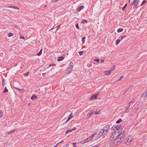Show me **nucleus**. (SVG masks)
I'll return each mask as SVG.
<instances>
[{"instance_id": "f257e3e1", "label": "nucleus", "mask_w": 147, "mask_h": 147, "mask_svg": "<svg viewBox=\"0 0 147 147\" xmlns=\"http://www.w3.org/2000/svg\"><path fill=\"white\" fill-rule=\"evenodd\" d=\"M118 134V133H117L115 131L113 132L110 135V140L112 141H113V140H115L117 138L119 137Z\"/></svg>"}, {"instance_id": "f03ea898", "label": "nucleus", "mask_w": 147, "mask_h": 147, "mask_svg": "<svg viewBox=\"0 0 147 147\" xmlns=\"http://www.w3.org/2000/svg\"><path fill=\"white\" fill-rule=\"evenodd\" d=\"M122 141V140H121L119 137H118L115 140H113V141H112V143H114L115 145H118L121 143Z\"/></svg>"}, {"instance_id": "7ed1b4c3", "label": "nucleus", "mask_w": 147, "mask_h": 147, "mask_svg": "<svg viewBox=\"0 0 147 147\" xmlns=\"http://www.w3.org/2000/svg\"><path fill=\"white\" fill-rule=\"evenodd\" d=\"M73 62H71L70 63V65L69 67H68L67 69V74H69L71 72L72 70L73 67Z\"/></svg>"}, {"instance_id": "20e7f679", "label": "nucleus", "mask_w": 147, "mask_h": 147, "mask_svg": "<svg viewBox=\"0 0 147 147\" xmlns=\"http://www.w3.org/2000/svg\"><path fill=\"white\" fill-rule=\"evenodd\" d=\"M132 140L131 137L129 136L128 138H126L124 140V142L126 145L130 144Z\"/></svg>"}, {"instance_id": "39448f33", "label": "nucleus", "mask_w": 147, "mask_h": 147, "mask_svg": "<svg viewBox=\"0 0 147 147\" xmlns=\"http://www.w3.org/2000/svg\"><path fill=\"white\" fill-rule=\"evenodd\" d=\"M103 131L102 130H100L99 133H95L96 134H95V139H97L98 138H100L101 136L102 135H104L103 133Z\"/></svg>"}, {"instance_id": "423d86ee", "label": "nucleus", "mask_w": 147, "mask_h": 147, "mask_svg": "<svg viewBox=\"0 0 147 147\" xmlns=\"http://www.w3.org/2000/svg\"><path fill=\"white\" fill-rule=\"evenodd\" d=\"M109 128L110 125H106L105 127H104L103 128V129H101V130H102L103 131V133L104 134V135H105L108 132V130Z\"/></svg>"}, {"instance_id": "0eeeda50", "label": "nucleus", "mask_w": 147, "mask_h": 147, "mask_svg": "<svg viewBox=\"0 0 147 147\" xmlns=\"http://www.w3.org/2000/svg\"><path fill=\"white\" fill-rule=\"evenodd\" d=\"M119 137L123 141V139L125 137V135L124 132H121L120 134L118 133Z\"/></svg>"}, {"instance_id": "6e6552de", "label": "nucleus", "mask_w": 147, "mask_h": 147, "mask_svg": "<svg viewBox=\"0 0 147 147\" xmlns=\"http://www.w3.org/2000/svg\"><path fill=\"white\" fill-rule=\"evenodd\" d=\"M121 127L120 126L115 125L112 127L111 129L114 130H119L120 129Z\"/></svg>"}, {"instance_id": "1a4fd4ad", "label": "nucleus", "mask_w": 147, "mask_h": 147, "mask_svg": "<svg viewBox=\"0 0 147 147\" xmlns=\"http://www.w3.org/2000/svg\"><path fill=\"white\" fill-rule=\"evenodd\" d=\"M72 114H73L72 113H71L69 115L68 117V119H67V121L66 122V123H67L68 122V121H69V120H70L71 118H72L73 117Z\"/></svg>"}, {"instance_id": "9d476101", "label": "nucleus", "mask_w": 147, "mask_h": 147, "mask_svg": "<svg viewBox=\"0 0 147 147\" xmlns=\"http://www.w3.org/2000/svg\"><path fill=\"white\" fill-rule=\"evenodd\" d=\"M15 130H11L10 131H7L6 132V133L7 135H9L10 134H12L15 131Z\"/></svg>"}, {"instance_id": "9b49d317", "label": "nucleus", "mask_w": 147, "mask_h": 147, "mask_svg": "<svg viewBox=\"0 0 147 147\" xmlns=\"http://www.w3.org/2000/svg\"><path fill=\"white\" fill-rule=\"evenodd\" d=\"M97 98V96L95 94H94L92 95L90 97V100H92L93 99H96Z\"/></svg>"}, {"instance_id": "f8f14e48", "label": "nucleus", "mask_w": 147, "mask_h": 147, "mask_svg": "<svg viewBox=\"0 0 147 147\" xmlns=\"http://www.w3.org/2000/svg\"><path fill=\"white\" fill-rule=\"evenodd\" d=\"M104 73L106 75H108L111 74V71L110 70L108 71H104Z\"/></svg>"}, {"instance_id": "ddd939ff", "label": "nucleus", "mask_w": 147, "mask_h": 147, "mask_svg": "<svg viewBox=\"0 0 147 147\" xmlns=\"http://www.w3.org/2000/svg\"><path fill=\"white\" fill-rule=\"evenodd\" d=\"M31 98L32 100H35L37 98V97L35 95H32L31 97Z\"/></svg>"}, {"instance_id": "4468645a", "label": "nucleus", "mask_w": 147, "mask_h": 147, "mask_svg": "<svg viewBox=\"0 0 147 147\" xmlns=\"http://www.w3.org/2000/svg\"><path fill=\"white\" fill-rule=\"evenodd\" d=\"M90 141V138H86L84 140H83L82 142V143H86L88 142L89 141Z\"/></svg>"}, {"instance_id": "2eb2a0df", "label": "nucleus", "mask_w": 147, "mask_h": 147, "mask_svg": "<svg viewBox=\"0 0 147 147\" xmlns=\"http://www.w3.org/2000/svg\"><path fill=\"white\" fill-rule=\"evenodd\" d=\"M8 7H9V8H13V9H19V7L17 6H9Z\"/></svg>"}, {"instance_id": "dca6fc26", "label": "nucleus", "mask_w": 147, "mask_h": 147, "mask_svg": "<svg viewBox=\"0 0 147 147\" xmlns=\"http://www.w3.org/2000/svg\"><path fill=\"white\" fill-rule=\"evenodd\" d=\"M64 59V57H58L57 61H62Z\"/></svg>"}, {"instance_id": "f3484780", "label": "nucleus", "mask_w": 147, "mask_h": 147, "mask_svg": "<svg viewBox=\"0 0 147 147\" xmlns=\"http://www.w3.org/2000/svg\"><path fill=\"white\" fill-rule=\"evenodd\" d=\"M96 134V133L93 134L90 137H89L88 138L90 139V140H91V139L93 137H95V135Z\"/></svg>"}, {"instance_id": "a211bd4d", "label": "nucleus", "mask_w": 147, "mask_h": 147, "mask_svg": "<svg viewBox=\"0 0 147 147\" xmlns=\"http://www.w3.org/2000/svg\"><path fill=\"white\" fill-rule=\"evenodd\" d=\"M146 91H145L142 94V96L143 98L145 97L147 95V93L146 92Z\"/></svg>"}, {"instance_id": "6ab92c4d", "label": "nucleus", "mask_w": 147, "mask_h": 147, "mask_svg": "<svg viewBox=\"0 0 147 147\" xmlns=\"http://www.w3.org/2000/svg\"><path fill=\"white\" fill-rule=\"evenodd\" d=\"M93 113L94 112L91 111L90 113H88L87 115L89 116V117H91L92 116Z\"/></svg>"}, {"instance_id": "aec40b11", "label": "nucleus", "mask_w": 147, "mask_h": 147, "mask_svg": "<svg viewBox=\"0 0 147 147\" xmlns=\"http://www.w3.org/2000/svg\"><path fill=\"white\" fill-rule=\"evenodd\" d=\"M84 7V6L83 5H81L78 7V8L77 10L78 11H80L81 9H82V8Z\"/></svg>"}, {"instance_id": "412c9836", "label": "nucleus", "mask_w": 147, "mask_h": 147, "mask_svg": "<svg viewBox=\"0 0 147 147\" xmlns=\"http://www.w3.org/2000/svg\"><path fill=\"white\" fill-rule=\"evenodd\" d=\"M42 49H41L40 51L37 53V55L38 56L40 55L42 53Z\"/></svg>"}, {"instance_id": "4be33fe9", "label": "nucleus", "mask_w": 147, "mask_h": 147, "mask_svg": "<svg viewBox=\"0 0 147 147\" xmlns=\"http://www.w3.org/2000/svg\"><path fill=\"white\" fill-rule=\"evenodd\" d=\"M123 29L122 28H119L117 30V32H120L122 31H123Z\"/></svg>"}, {"instance_id": "5701e85b", "label": "nucleus", "mask_w": 147, "mask_h": 147, "mask_svg": "<svg viewBox=\"0 0 147 147\" xmlns=\"http://www.w3.org/2000/svg\"><path fill=\"white\" fill-rule=\"evenodd\" d=\"M115 68V66H113L110 69V70L111 72V71L114 70Z\"/></svg>"}, {"instance_id": "b1692460", "label": "nucleus", "mask_w": 147, "mask_h": 147, "mask_svg": "<svg viewBox=\"0 0 147 147\" xmlns=\"http://www.w3.org/2000/svg\"><path fill=\"white\" fill-rule=\"evenodd\" d=\"M122 121V120L121 119H119L116 122L117 123H120V122Z\"/></svg>"}, {"instance_id": "393cba45", "label": "nucleus", "mask_w": 147, "mask_h": 147, "mask_svg": "<svg viewBox=\"0 0 147 147\" xmlns=\"http://www.w3.org/2000/svg\"><path fill=\"white\" fill-rule=\"evenodd\" d=\"M137 0H134V2H131L130 3V5L131 6H132L133 4L135 3V2H136V1Z\"/></svg>"}, {"instance_id": "a878e982", "label": "nucleus", "mask_w": 147, "mask_h": 147, "mask_svg": "<svg viewBox=\"0 0 147 147\" xmlns=\"http://www.w3.org/2000/svg\"><path fill=\"white\" fill-rule=\"evenodd\" d=\"M120 41V39H117L116 42V45H117L119 43V42Z\"/></svg>"}, {"instance_id": "bb28decb", "label": "nucleus", "mask_w": 147, "mask_h": 147, "mask_svg": "<svg viewBox=\"0 0 147 147\" xmlns=\"http://www.w3.org/2000/svg\"><path fill=\"white\" fill-rule=\"evenodd\" d=\"M72 131L71 129L69 130H67L65 132V134H67L68 133Z\"/></svg>"}, {"instance_id": "cd10ccee", "label": "nucleus", "mask_w": 147, "mask_h": 147, "mask_svg": "<svg viewBox=\"0 0 147 147\" xmlns=\"http://www.w3.org/2000/svg\"><path fill=\"white\" fill-rule=\"evenodd\" d=\"M8 92V90L6 88V87H5L4 89V90L3 91V93H5Z\"/></svg>"}, {"instance_id": "c85d7f7f", "label": "nucleus", "mask_w": 147, "mask_h": 147, "mask_svg": "<svg viewBox=\"0 0 147 147\" xmlns=\"http://www.w3.org/2000/svg\"><path fill=\"white\" fill-rule=\"evenodd\" d=\"M13 34L12 33L9 32V33L8 34V36L9 37H11V36L13 35Z\"/></svg>"}, {"instance_id": "c756f323", "label": "nucleus", "mask_w": 147, "mask_h": 147, "mask_svg": "<svg viewBox=\"0 0 147 147\" xmlns=\"http://www.w3.org/2000/svg\"><path fill=\"white\" fill-rule=\"evenodd\" d=\"M3 115V113L2 111L0 110V118H1L2 117Z\"/></svg>"}, {"instance_id": "7c9ffc66", "label": "nucleus", "mask_w": 147, "mask_h": 147, "mask_svg": "<svg viewBox=\"0 0 147 147\" xmlns=\"http://www.w3.org/2000/svg\"><path fill=\"white\" fill-rule=\"evenodd\" d=\"M86 39L85 37H84L82 39V42L83 43H84L85 42V40Z\"/></svg>"}, {"instance_id": "2f4dec72", "label": "nucleus", "mask_w": 147, "mask_h": 147, "mask_svg": "<svg viewBox=\"0 0 147 147\" xmlns=\"http://www.w3.org/2000/svg\"><path fill=\"white\" fill-rule=\"evenodd\" d=\"M126 37V35H122L121 36V39H122L124 38H125Z\"/></svg>"}, {"instance_id": "473e14b6", "label": "nucleus", "mask_w": 147, "mask_h": 147, "mask_svg": "<svg viewBox=\"0 0 147 147\" xmlns=\"http://www.w3.org/2000/svg\"><path fill=\"white\" fill-rule=\"evenodd\" d=\"M146 1L145 0H144L143 1H142V2L141 4V5L142 6V5H143V4L146 3Z\"/></svg>"}, {"instance_id": "72a5a7b5", "label": "nucleus", "mask_w": 147, "mask_h": 147, "mask_svg": "<svg viewBox=\"0 0 147 147\" xmlns=\"http://www.w3.org/2000/svg\"><path fill=\"white\" fill-rule=\"evenodd\" d=\"M87 22V21L86 20H82V23H86Z\"/></svg>"}, {"instance_id": "f704fd0d", "label": "nucleus", "mask_w": 147, "mask_h": 147, "mask_svg": "<svg viewBox=\"0 0 147 147\" xmlns=\"http://www.w3.org/2000/svg\"><path fill=\"white\" fill-rule=\"evenodd\" d=\"M127 4L126 3L125 5H124V7H123L122 8V10H124V9H125V8H126V7L127 6Z\"/></svg>"}, {"instance_id": "c9c22d12", "label": "nucleus", "mask_w": 147, "mask_h": 147, "mask_svg": "<svg viewBox=\"0 0 147 147\" xmlns=\"http://www.w3.org/2000/svg\"><path fill=\"white\" fill-rule=\"evenodd\" d=\"M29 74V72H28L27 73L24 74V76L26 75V76H28Z\"/></svg>"}, {"instance_id": "e433bc0d", "label": "nucleus", "mask_w": 147, "mask_h": 147, "mask_svg": "<svg viewBox=\"0 0 147 147\" xmlns=\"http://www.w3.org/2000/svg\"><path fill=\"white\" fill-rule=\"evenodd\" d=\"M94 61H96L97 63H99L100 61L98 59H95L94 60Z\"/></svg>"}, {"instance_id": "4c0bfd02", "label": "nucleus", "mask_w": 147, "mask_h": 147, "mask_svg": "<svg viewBox=\"0 0 147 147\" xmlns=\"http://www.w3.org/2000/svg\"><path fill=\"white\" fill-rule=\"evenodd\" d=\"M79 55H83V51H80V52H79Z\"/></svg>"}, {"instance_id": "58836bf2", "label": "nucleus", "mask_w": 147, "mask_h": 147, "mask_svg": "<svg viewBox=\"0 0 147 147\" xmlns=\"http://www.w3.org/2000/svg\"><path fill=\"white\" fill-rule=\"evenodd\" d=\"M138 1H137V2H136H136H135V7L136 6L138 5Z\"/></svg>"}, {"instance_id": "ea45409f", "label": "nucleus", "mask_w": 147, "mask_h": 147, "mask_svg": "<svg viewBox=\"0 0 147 147\" xmlns=\"http://www.w3.org/2000/svg\"><path fill=\"white\" fill-rule=\"evenodd\" d=\"M100 112V111H96L94 113V114H95L96 115H97V114H98Z\"/></svg>"}, {"instance_id": "a19ab883", "label": "nucleus", "mask_w": 147, "mask_h": 147, "mask_svg": "<svg viewBox=\"0 0 147 147\" xmlns=\"http://www.w3.org/2000/svg\"><path fill=\"white\" fill-rule=\"evenodd\" d=\"M15 88L19 90L20 91H23L24 90V89H20L17 88Z\"/></svg>"}, {"instance_id": "79ce46f5", "label": "nucleus", "mask_w": 147, "mask_h": 147, "mask_svg": "<svg viewBox=\"0 0 147 147\" xmlns=\"http://www.w3.org/2000/svg\"><path fill=\"white\" fill-rule=\"evenodd\" d=\"M76 27L77 29H78L79 28V27L78 26V23H77L76 25Z\"/></svg>"}, {"instance_id": "37998d69", "label": "nucleus", "mask_w": 147, "mask_h": 147, "mask_svg": "<svg viewBox=\"0 0 147 147\" xmlns=\"http://www.w3.org/2000/svg\"><path fill=\"white\" fill-rule=\"evenodd\" d=\"M76 127H74L73 129H71V130L72 131L74 130H76Z\"/></svg>"}, {"instance_id": "c03bdc74", "label": "nucleus", "mask_w": 147, "mask_h": 147, "mask_svg": "<svg viewBox=\"0 0 147 147\" xmlns=\"http://www.w3.org/2000/svg\"><path fill=\"white\" fill-rule=\"evenodd\" d=\"M129 107H130L128 106H127L126 107L125 109H126V110H127L128 109V108H129Z\"/></svg>"}, {"instance_id": "a18cd8bd", "label": "nucleus", "mask_w": 147, "mask_h": 147, "mask_svg": "<svg viewBox=\"0 0 147 147\" xmlns=\"http://www.w3.org/2000/svg\"><path fill=\"white\" fill-rule=\"evenodd\" d=\"M132 102V101H130L129 103L128 104V106H130V104H131V103Z\"/></svg>"}, {"instance_id": "49530a36", "label": "nucleus", "mask_w": 147, "mask_h": 147, "mask_svg": "<svg viewBox=\"0 0 147 147\" xmlns=\"http://www.w3.org/2000/svg\"><path fill=\"white\" fill-rule=\"evenodd\" d=\"M100 61L102 63L103 62L105 61V60L103 59H101Z\"/></svg>"}, {"instance_id": "de8ad7c7", "label": "nucleus", "mask_w": 147, "mask_h": 147, "mask_svg": "<svg viewBox=\"0 0 147 147\" xmlns=\"http://www.w3.org/2000/svg\"><path fill=\"white\" fill-rule=\"evenodd\" d=\"M4 80L3 79V81L2 84H3V85H5V84L4 83Z\"/></svg>"}, {"instance_id": "09e8293b", "label": "nucleus", "mask_w": 147, "mask_h": 147, "mask_svg": "<svg viewBox=\"0 0 147 147\" xmlns=\"http://www.w3.org/2000/svg\"><path fill=\"white\" fill-rule=\"evenodd\" d=\"M99 93L100 92H98V93H96V94H95L96 96H97L98 95H99Z\"/></svg>"}, {"instance_id": "8fccbe9b", "label": "nucleus", "mask_w": 147, "mask_h": 147, "mask_svg": "<svg viewBox=\"0 0 147 147\" xmlns=\"http://www.w3.org/2000/svg\"><path fill=\"white\" fill-rule=\"evenodd\" d=\"M20 38L22 39H24V36H20Z\"/></svg>"}, {"instance_id": "3c124183", "label": "nucleus", "mask_w": 147, "mask_h": 147, "mask_svg": "<svg viewBox=\"0 0 147 147\" xmlns=\"http://www.w3.org/2000/svg\"><path fill=\"white\" fill-rule=\"evenodd\" d=\"M52 2H55L57 1L58 0H51Z\"/></svg>"}, {"instance_id": "603ef678", "label": "nucleus", "mask_w": 147, "mask_h": 147, "mask_svg": "<svg viewBox=\"0 0 147 147\" xmlns=\"http://www.w3.org/2000/svg\"><path fill=\"white\" fill-rule=\"evenodd\" d=\"M123 76H121L120 78L119 79V80H121V79L123 78Z\"/></svg>"}, {"instance_id": "864d4df0", "label": "nucleus", "mask_w": 147, "mask_h": 147, "mask_svg": "<svg viewBox=\"0 0 147 147\" xmlns=\"http://www.w3.org/2000/svg\"><path fill=\"white\" fill-rule=\"evenodd\" d=\"M15 27H16V28L17 29H18V26H15Z\"/></svg>"}, {"instance_id": "5fc2aeb1", "label": "nucleus", "mask_w": 147, "mask_h": 147, "mask_svg": "<svg viewBox=\"0 0 147 147\" xmlns=\"http://www.w3.org/2000/svg\"><path fill=\"white\" fill-rule=\"evenodd\" d=\"M52 66V65L50 64L49 65V66L47 68H49V67H51Z\"/></svg>"}, {"instance_id": "6e6d98bb", "label": "nucleus", "mask_w": 147, "mask_h": 147, "mask_svg": "<svg viewBox=\"0 0 147 147\" xmlns=\"http://www.w3.org/2000/svg\"><path fill=\"white\" fill-rule=\"evenodd\" d=\"M63 142V140H62V141H61V142H59V143L60 144V143H62V142Z\"/></svg>"}, {"instance_id": "4d7b16f0", "label": "nucleus", "mask_w": 147, "mask_h": 147, "mask_svg": "<svg viewBox=\"0 0 147 147\" xmlns=\"http://www.w3.org/2000/svg\"><path fill=\"white\" fill-rule=\"evenodd\" d=\"M73 144L74 145L76 144V143H73Z\"/></svg>"}, {"instance_id": "13d9d810", "label": "nucleus", "mask_w": 147, "mask_h": 147, "mask_svg": "<svg viewBox=\"0 0 147 147\" xmlns=\"http://www.w3.org/2000/svg\"><path fill=\"white\" fill-rule=\"evenodd\" d=\"M60 143H58L56 145L57 146Z\"/></svg>"}, {"instance_id": "bf43d9fd", "label": "nucleus", "mask_w": 147, "mask_h": 147, "mask_svg": "<svg viewBox=\"0 0 147 147\" xmlns=\"http://www.w3.org/2000/svg\"><path fill=\"white\" fill-rule=\"evenodd\" d=\"M138 123V122H137L136 124H135V126L136 125H137Z\"/></svg>"}, {"instance_id": "052dcab7", "label": "nucleus", "mask_w": 147, "mask_h": 147, "mask_svg": "<svg viewBox=\"0 0 147 147\" xmlns=\"http://www.w3.org/2000/svg\"><path fill=\"white\" fill-rule=\"evenodd\" d=\"M57 146L56 145L55 146H54V147H56Z\"/></svg>"}, {"instance_id": "680f3d73", "label": "nucleus", "mask_w": 147, "mask_h": 147, "mask_svg": "<svg viewBox=\"0 0 147 147\" xmlns=\"http://www.w3.org/2000/svg\"><path fill=\"white\" fill-rule=\"evenodd\" d=\"M45 7H47V5H45V6H44Z\"/></svg>"}, {"instance_id": "e2e57ef3", "label": "nucleus", "mask_w": 147, "mask_h": 147, "mask_svg": "<svg viewBox=\"0 0 147 147\" xmlns=\"http://www.w3.org/2000/svg\"><path fill=\"white\" fill-rule=\"evenodd\" d=\"M74 147H77L76 146L74 145Z\"/></svg>"}, {"instance_id": "0e129e2a", "label": "nucleus", "mask_w": 147, "mask_h": 147, "mask_svg": "<svg viewBox=\"0 0 147 147\" xmlns=\"http://www.w3.org/2000/svg\"><path fill=\"white\" fill-rule=\"evenodd\" d=\"M126 92V91H125V92H124V93H125Z\"/></svg>"}, {"instance_id": "69168bd1", "label": "nucleus", "mask_w": 147, "mask_h": 147, "mask_svg": "<svg viewBox=\"0 0 147 147\" xmlns=\"http://www.w3.org/2000/svg\"><path fill=\"white\" fill-rule=\"evenodd\" d=\"M30 103L28 104V105H30Z\"/></svg>"}, {"instance_id": "338daca9", "label": "nucleus", "mask_w": 147, "mask_h": 147, "mask_svg": "<svg viewBox=\"0 0 147 147\" xmlns=\"http://www.w3.org/2000/svg\"><path fill=\"white\" fill-rule=\"evenodd\" d=\"M130 1V0H129V1Z\"/></svg>"}]
</instances>
